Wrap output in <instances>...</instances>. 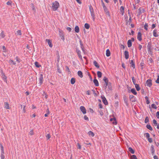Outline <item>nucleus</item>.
<instances>
[{
  "label": "nucleus",
  "instance_id": "f257e3e1",
  "mask_svg": "<svg viewBox=\"0 0 159 159\" xmlns=\"http://www.w3.org/2000/svg\"><path fill=\"white\" fill-rule=\"evenodd\" d=\"M59 6V3L57 1H55L52 3V9L53 11H55L57 10Z\"/></svg>",
  "mask_w": 159,
  "mask_h": 159
},
{
  "label": "nucleus",
  "instance_id": "f03ea898",
  "mask_svg": "<svg viewBox=\"0 0 159 159\" xmlns=\"http://www.w3.org/2000/svg\"><path fill=\"white\" fill-rule=\"evenodd\" d=\"M89 9L93 20V21H94L95 19L94 12L93 8L91 5H90L89 6Z\"/></svg>",
  "mask_w": 159,
  "mask_h": 159
},
{
  "label": "nucleus",
  "instance_id": "7ed1b4c3",
  "mask_svg": "<svg viewBox=\"0 0 159 159\" xmlns=\"http://www.w3.org/2000/svg\"><path fill=\"white\" fill-rule=\"evenodd\" d=\"M152 46V42H149L147 45L148 51L149 53L152 52L153 48Z\"/></svg>",
  "mask_w": 159,
  "mask_h": 159
},
{
  "label": "nucleus",
  "instance_id": "20e7f679",
  "mask_svg": "<svg viewBox=\"0 0 159 159\" xmlns=\"http://www.w3.org/2000/svg\"><path fill=\"white\" fill-rule=\"evenodd\" d=\"M59 34L61 39L64 41L65 40V35L63 31L61 30H59Z\"/></svg>",
  "mask_w": 159,
  "mask_h": 159
},
{
  "label": "nucleus",
  "instance_id": "39448f33",
  "mask_svg": "<svg viewBox=\"0 0 159 159\" xmlns=\"http://www.w3.org/2000/svg\"><path fill=\"white\" fill-rule=\"evenodd\" d=\"M39 84L40 85H41L43 83L44 80L43 75L42 74H40L39 75Z\"/></svg>",
  "mask_w": 159,
  "mask_h": 159
},
{
  "label": "nucleus",
  "instance_id": "423d86ee",
  "mask_svg": "<svg viewBox=\"0 0 159 159\" xmlns=\"http://www.w3.org/2000/svg\"><path fill=\"white\" fill-rule=\"evenodd\" d=\"M104 11L106 14L109 17H110V12L108 10L106 6L103 7Z\"/></svg>",
  "mask_w": 159,
  "mask_h": 159
},
{
  "label": "nucleus",
  "instance_id": "0eeeda50",
  "mask_svg": "<svg viewBox=\"0 0 159 159\" xmlns=\"http://www.w3.org/2000/svg\"><path fill=\"white\" fill-rule=\"evenodd\" d=\"M139 12H138L137 16H139L142 13H144L145 12V10L144 8H142L141 7H139L138 9Z\"/></svg>",
  "mask_w": 159,
  "mask_h": 159
},
{
  "label": "nucleus",
  "instance_id": "6e6552de",
  "mask_svg": "<svg viewBox=\"0 0 159 159\" xmlns=\"http://www.w3.org/2000/svg\"><path fill=\"white\" fill-rule=\"evenodd\" d=\"M101 98L102 99V101L103 103L105 105H107L108 104V102L106 98L104 96H101Z\"/></svg>",
  "mask_w": 159,
  "mask_h": 159
},
{
  "label": "nucleus",
  "instance_id": "1a4fd4ad",
  "mask_svg": "<svg viewBox=\"0 0 159 159\" xmlns=\"http://www.w3.org/2000/svg\"><path fill=\"white\" fill-rule=\"evenodd\" d=\"M146 83L148 86L150 87L152 85V80L151 79H148L146 81Z\"/></svg>",
  "mask_w": 159,
  "mask_h": 159
},
{
  "label": "nucleus",
  "instance_id": "9d476101",
  "mask_svg": "<svg viewBox=\"0 0 159 159\" xmlns=\"http://www.w3.org/2000/svg\"><path fill=\"white\" fill-rule=\"evenodd\" d=\"M107 88H108V89H106L105 90V91L106 93H107V92L109 93L110 91H111L112 90L111 84L110 82H109V85L108 86Z\"/></svg>",
  "mask_w": 159,
  "mask_h": 159
},
{
  "label": "nucleus",
  "instance_id": "9b49d317",
  "mask_svg": "<svg viewBox=\"0 0 159 159\" xmlns=\"http://www.w3.org/2000/svg\"><path fill=\"white\" fill-rule=\"evenodd\" d=\"M123 100L124 101L125 103V104L127 106H128L129 105L128 100L127 98L125 95H124L123 96Z\"/></svg>",
  "mask_w": 159,
  "mask_h": 159
},
{
  "label": "nucleus",
  "instance_id": "f8f14e48",
  "mask_svg": "<svg viewBox=\"0 0 159 159\" xmlns=\"http://www.w3.org/2000/svg\"><path fill=\"white\" fill-rule=\"evenodd\" d=\"M80 109L83 114H84L86 113V110L84 106H81L80 107Z\"/></svg>",
  "mask_w": 159,
  "mask_h": 159
},
{
  "label": "nucleus",
  "instance_id": "ddd939ff",
  "mask_svg": "<svg viewBox=\"0 0 159 159\" xmlns=\"http://www.w3.org/2000/svg\"><path fill=\"white\" fill-rule=\"evenodd\" d=\"M142 34L141 32H138V34H137V38L138 39L139 41H141L142 39Z\"/></svg>",
  "mask_w": 159,
  "mask_h": 159
},
{
  "label": "nucleus",
  "instance_id": "4468645a",
  "mask_svg": "<svg viewBox=\"0 0 159 159\" xmlns=\"http://www.w3.org/2000/svg\"><path fill=\"white\" fill-rule=\"evenodd\" d=\"M110 121H113L112 123L113 124L116 125L117 124V122L116 121V119L115 117H114L113 118H111L110 119Z\"/></svg>",
  "mask_w": 159,
  "mask_h": 159
},
{
  "label": "nucleus",
  "instance_id": "2eb2a0df",
  "mask_svg": "<svg viewBox=\"0 0 159 159\" xmlns=\"http://www.w3.org/2000/svg\"><path fill=\"white\" fill-rule=\"evenodd\" d=\"M93 83L96 86H99V83L98 80L96 79V77L95 76L94 79L93 80Z\"/></svg>",
  "mask_w": 159,
  "mask_h": 159
},
{
  "label": "nucleus",
  "instance_id": "dca6fc26",
  "mask_svg": "<svg viewBox=\"0 0 159 159\" xmlns=\"http://www.w3.org/2000/svg\"><path fill=\"white\" fill-rule=\"evenodd\" d=\"M46 42H47L48 45L50 47L52 48V41L51 40L47 39L46 40Z\"/></svg>",
  "mask_w": 159,
  "mask_h": 159
},
{
  "label": "nucleus",
  "instance_id": "f3484780",
  "mask_svg": "<svg viewBox=\"0 0 159 159\" xmlns=\"http://www.w3.org/2000/svg\"><path fill=\"white\" fill-rule=\"evenodd\" d=\"M124 55L125 58L126 59H128L129 58V53L127 51H125L124 52Z\"/></svg>",
  "mask_w": 159,
  "mask_h": 159
},
{
  "label": "nucleus",
  "instance_id": "a211bd4d",
  "mask_svg": "<svg viewBox=\"0 0 159 159\" xmlns=\"http://www.w3.org/2000/svg\"><path fill=\"white\" fill-rule=\"evenodd\" d=\"M4 107L6 109H10L9 104L7 102H4Z\"/></svg>",
  "mask_w": 159,
  "mask_h": 159
},
{
  "label": "nucleus",
  "instance_id": "6ab92c4d",
  "mask_svg": "<svg viewBox=\"0 0 159 159\" xmlns=\"http://www.w3.org/2000/svg\"><path fill=\"white\" fill-rule=\"evenodd\" d=\"M157 30L156 29H154L153 31V35L154 37H157L159 36L157 33Z\"/></svg>",
  "mask_w": 159,
  "mask_h": 159
},
{
  "label": "nucleus",
  "instance_id": "aec40b11",
  "mask_svg": "<svg viewBox=\"0 0 159 159\" xmlns=\"http://www.w3.org/2000/svg\"><path fill=\"white\" fill-rule=\"evenodd\" d=\"M2 79L4 80V82H6L7 84V77L5 75V74L2 75Z\"/></svg>",
  "mask_w": 159,
  "mask_h": 159
},
{
  "label": "nucleus",
  "instance_id": "412c9836",
  "mask_svg": "<svg viewBox=\"0 0 159 159\" xmlns=\"http://www.w3.org/2000/svg\"><path fill=\"white\" fill-rule=\"evenodd\" d=\"M130 64L131 65V66L133 67V69H134L135 68V64L134 61L133 60H131V62H130Z\"/></svg>",
  "mask_w": 159,
  "mask_h": 159
},
{
  "label": "nucleus",
  "instance_id": "4be33fe9",
  "mask_svg": "<svg viewBox=\"0 0 159 159\" xmlns=\"http://www.w3.org/2000/svg\"><path fill=\"white\" fill-rule=\"evenodd\" d=\"M120 11L121 12L122 15H123L125 12V8L123 6H121L120 8Z\"/></svg>",
  "mask_w": 159,
  "mask_h": 159
},
{
  "label": "nucleus",
  "instance_id": "5701e85b",
  "mask_svg": "<svg viewBox=\"0 0 159 159\" xmlns=\"http://www.w3.org/2000/svg\"><path fill=\"white\" fill-rule=\"evenodd\" d=\"M8 62L11 65H16V63L15 62H14L11 59H10L9 60Z\"/></svg>",
  "mask_w": 159,
  "mask_h": 159
},
{
  "label": "nucleus",
  "instance_id": "b1692460",
  "mask_svg": "<svg viewBox=\"0 0 159 159\" xmlns=\"http://www.w3.org/2000/svg\"><path fill=\"white\" fill-rule=\"evenodd\" d=\"M151 152L152 154V155H153L155 152V150L154 149V147L153 145H152L151 147Z\"/></svg>",
  "mask_w": 159,
  "mask_h": 159
},
{
  "label": "nucleus",
  "instance_id": "393cba45",
  "mask_svg": "<svg viewBox=\"0 0 159 159\" xmlns=\"http://www.w3.org/2000/svg\"><path fill=\"white\" fill-rule=\"evenodd\" d=\"M78 75L81 78H82L83 76V73L81 71L79 70L77 72Z\"/></svg>",
  "mask_w": 159,
  "mask_h": 159
},
{
  "label": "nucleus",
  "instance_id": "a878e982",
  "mask_svg": "<svg viewBox=\"0 0 159 159\" xmlns=\"http://www.w3.org/2000/svg\"><path fill=\"white\" fill-rule=\"evenodd\" d=\"M103 80L104 81L105 83L109 84V82H108V79L106 76H104L103 79Z\"/></svg>",
  "mask_w": 159,
  "mask_h": 159
},
{
  "label": "nucleus",
  "instance_id": "bb28decb",
  "mask_svg": "<svg viewBox=\"0 0 159 159\" xmlns=\"http://www.w3.org/2000/svg\"><path fill=\"white\" fill-rule=\"evenodd\" d=\"M128 151L131 152L132 154H134L135 152L134 150L131 147H129L128 148Z\"/></svg>",
  "mask_w": 159,
  "mask_h": 159
},
{
  "label": "nucleus",
  "instance_id": "cd10ccee",
  "mask_svg": "<svg viewBox=\"0 0 159 159\" xmlns=\"http://www.w3.org/2000/svg\"><path fill=\"white\" fill-rule=\"evenodd\" d=\"M134 85L135 86V87L136 90L137 91H139L140 89V88L139 87V85L138 84H134Z\"/></svg>",
  "mask_w": 159,
  "mask_h": 159
},
{
  "label": "nucleus",
  "instance_id": "c85d7f7f",
  "mask_svg": "<svg viewBox=\"0 0 159 159\" xmlns=\"http://www.w3.org/2000/svg\"><path fill=\"white\" fill-rule=\"evenodd\" d=\"M111 52L109 49H107L106 51V55L108 57L110 56Z\"/></svg>",
  "mask_w": 159,
  "mask_h": 159
},
{
  "label": "nucleus",
  "instance_id": "c756f323",
  "mask_svg": "<svg viewBox=\"0 0 159 159\" xmlns=\"http://www.w3.org/2000/svg\"><path fill=\"white\" fill-rule=\"evenodd\" d=\"M131 92L134 95H136L137 94V93L134 88L132 89L131 90Z\"/></svg>",
  "mask_w": 159,
  "mask_h": 159
},
{
  "label": "nucleus",
  "instance_id": "7c9ffc66",
  "mask_svg": "<svg viewBox=\"0 0 159 159\" xmlns=\"http://www.w3.org/2000/svg\"><path fill=\"white\" fill-rule=\"evenodd\" d=\"M93 64L97 68H99V66L98 63V62L95 61H94L93 62Z\"/></svg>",
  "mask_w": 159,
  "mask_h": 159
},
{
  "label": "nucleus",
  "instance_id": "2f4dec72",
  "mask_svg": "<svg viewBox=\"0 0 159 159\" xmlns=\"http://www.w3.org/2000/svg\"><path fill=\"white\" fill-rule=\"evenodd\" d=\"M35 66L37 68H39L41 66V65L37 61H35L34 63Z\"/></svg>",
  "mask_w": 159,
  "mask_h": 159
},
{
  "label": "nucleus",
  "instance_id": "473e14b6",
  "mask_svg": "<svg viewBox=\"0 0 159 159\" xmlns=\"http://www.w3.org/2000/svg\"><path fill=\"white\" fill-rule=\"evenodd\" d=\"M128 47L129 48L131 47L132 45V43L130 40H129L127 42Z\"/></svg>",
  "mask_w": 159,
  "mask_h": 159
},
{
  "label": "nucleus",
  "instance_id": "72a5a7b5",
  "mask_svg": "<svg viewBox=\"0 0 159 159\" xmlns=\"http://www.w3.org/2000/svg\"><path fill=\"white\" fill-rule=\"evenodd\" d=\"M147 128L151 131L152 130V128L150 125L148 124L146 125Z\"/></svg>",
  "mask_w": 159,
  "mask_h": 159
},
{
  "label": "nucleus",
  "instance_id": "f704fd0d",
  "mask_svg": "<svg viewBox=\"0 0 159 159\" xmlns=\"http://www.w3.org/2000/svg\"><path fill=\"white\" fill-rule=\"evenodd\" d=\"M75 82V79L74 78H72L70 80V83L71 84H74Z\"/></svg>",
  "mask_w": 159,
  "mask_h": 159
},
{
  "label": "nucleus",
  "instance_id": "c9c22d12",
  "mask_svg": "<svg viewBox=\"0 0 159 159\" xmlns=\"http://www.w3.org/2000/svg\"><path fill=\"white\" fill-rule=\"evenodd\" d=\"M56 54L57 55V62L58 63V62H59V61L60 60V55H59V52L58 51H57V52Z\"/></svg>",
  "mask_w": 159,
  "mask_h": 159
},
{
  "label": "nucleus",
  "instance_id": "e433bc0d",
  "mask_svg": "<svg viewBox=\"0 0 159 159\" xmlns=\"http://www.w3.org/2000/svg\"><path fill=\"white\" fill-rule=\"evenodd\" d=\"M75 32L78 33L79 32V28L78 26H76L75 28Z\"/></svg>",
  "mask_w": 159,
  "mask_h": 159
},
{
  "label": "nucleus",
  "instance_id": "4c0bfd02",
  "mask_svg": "<svg viewBox=\"0 0 159 159\" xmlns=\"http://www.w3.org/2000/svg\"><path fill=\"white\" fill-rule=\"evenodd\" d=\"M88 134L92 137H93L94 136V133L91 131H89L88 132Z\"/></svg>",
  "mask_w": 159,
  "mask_h": 159
},
{
  "label": "nucleus",
  "instance_id": "58836bf2",
  "mask_svg": "<svg viewBox=\"0 0 159 159\" xmlns=\"http://www.w3.org/2000/svg\"><path fill=\"white\" fill-rule=\"evenodd\" d=\"M2 52H7L8 50L4 46H3L2 47Z\"/></svg>",
  "mask_w": 159,
  "mask_h": 159
},
{
  "label": "nucleus",
  "instance_id": "ea45409f",
  "mask_svg": "<svg viewBox=\"0 0 159 159\" xmlns=\"http://www.w3.org/2000/svg\"><path fill=\"white\" fill-rule=\"evenodd\" d=\"M80 47L81 48V49H82V51L84 53H85V48H84V47L83 43L80 44Z\"/></svg>",
  "mask_w": 159,
  "mask_h": 159
},
{
  "label": "nucleus",
  "instance_id": "a19ab883",
  "mask_svg": "<svg viewBox=\"0 0 159 159\" xmlns=\"http://www.w3.org/2000/svg\"><path fill=\"white\" fill-rule=\"evenodd\" d=\"M97 75L98 77L99 78H100L102 77V73L101 71H98L97 72Z\"/></svg>",
  "mask_w": 159,
  "mask_h": 159
},
{
  "label": "nucleus",
  "instance_id": "79ce46f5",
  "mask_svg": "<svg viewBox=\"0 0 159 159\" xmlns=\"http://www.w3.org/2000/svg\"><path fill=\"white\" fill-rule=\"evenodd\" d=\"M90 27V26L89 25V24H88V23H86L84 24V27L86 29H89Z\"/></svg>",
  "mask_w": 159,
  "mask_h": 159
},
{
  "label": "nucleus",
  "instance_id": "37998d69",
  "mask_svg": "<svg viewBox=\"0 0 159 159\" xmlns=\"http://www.w3.org/2000/svg\"><path fill=\"white\" fill-rule=\"evenodd\" d=\"M149 118L148 116H146L145 117L144 122L145 123H147L149 122Z\"/></svg>",
  "mask_w": 159,
  "mask_h": 159
},
{
  "label": "nucleus",
  "instance_id": "c03bdc74",
  "mask_svg": "<svg viewBox=\"0 0 159 159\" xmlns=\"http://www.w3.org/2000/svg\"><path fill=\"white\" fill-rule=\"evenodd\" d=\"M144 136H146V138H147V139L150 138V134L148 133H144Z\"/></svg>",
  "mask_w": 159,
  "mask_h": 159
},
{
  "label": "nucleus",
  "instance_id": "a18cd8bd",
  "mask_svg": "<svg viewBox=\"0 0 159 159\" xmlns=\"http://www.w3.org/2000/svg\"><path fill=\"white\" fill-rule=\"evenodd\" d=\"M148 23H146L145 24V25L144 26V29L146 30V31H148Z\"/></svg>",
  "mask_w": 159,
  "mask_h": 159
},
{
  "label": "nucleus",
  "instance_id": "49530a36",
  "mask_svg": "<svg viewBox=\"0 0 159 159\" xmlns=\"http://www.w3.org/2000/svg\"><path fill=\"white\" fill-rule=\"evenodd\" d=\"M130 159H138L136 155H133L131 156Z\"/></svg>",
  "mask_w": 159,
  "mask_h": 159
},
{
  "label": "nucleus",
  "instance_id": "de8ad7c7",
  "mask_svg": "<svg viewBox=\"0 0 159 159\" xmlns=\"http://www.w3.org/2000/svg\"><path fill=\"white\" fill-rule=\"evenodd\" d=\"M15 59L16 60V61H17L18 63H20L21 61V59L19 58L17 56H16V57Z\"/></svg>",
  "mask_w": 159,
  "mask_h": 159
},
{
  "label": "nucleus",
  "instance_id": "09e8293b",
  "mask_svg": "<svg viewBox=\"0 0 159 159\" xmlns=\"http://www.w3.org/2000/svg\"><path fill=\"white\" fill-rule=\"evenodd\" d=\"M0 36H1L2 38H3L5 36V35L4 34V32L3 31H2L1 33Z\"/></svg>",
  "mask_w": 159,
  "mask_h": 159
},
{
  "label": "nucleus",
  "instance_id": "8fccbe9b",
  "mask_svg": "<svg viewBox=\"0 0 159 159\" xmlns=\"http://www.w3.org/2000/svg\"><path fill=\"white\" fill-rule=\"evenodd\" d=\"M16 35H21V30H17L16 32Z\"/></svg>",
  "mask_w": 159,
  "mask_h": 159
},
{
  "label": "nucleus",
  "instance_id": "3c124183",
  "mask_svg": "<svg viewBox=\"0 0 159 159\" xmlns=\"http://www.w3.org/2000/svg\"><path fill=\"white\" fill-rule=\"evenodd\" d=\"M76 52L78 55V56L81 55V52L79 49H77L76 50Z\"/></svg>",
  "mask_w": 159,
  "mask_h": 159
},
{
  "label": "nucleus",
  "instance_id": "603ef678",
  "mask_svg": "<svg viewBox=\"0 0 159 159\" xmlns=\"http://www.w3.org/2000/svg\"><path fill=\"white\" fill-rule=\"evenodd\" d=\"M131 78H132V81H133V82L134 84V85L135 84H136V80H135L134 79V76H132L131 77Z\"/></svg>",
  "mask_w": 159,
  "mask_h": 159
},
{
  "label": "nucleus",
  "instance_id": "864d4df0",
  "mask_svg": "<svg viewBox=\"0 0 159 159\" xmlns=\"http://www.w3.org/2000/svg\"><path fill=\"white\" fill-rule=\"evenodd\" d=\"M31 6H32L31 7H32V10L34 11V13H35L36 10H35V8L34 7V4L33 3H31Z\"/></svg>",
  "mask_w": 159,
  "mask_h": 159
},
{
  "label": "nucleus",
  "instance_id": "5fc2aeb1",
  "mask_svg": "<svg viewBox=\"0 0 159 159\" xmlns=\"http://www.w3.org/2000/svg\"><path fill=\"white\" fill-rule=\"evenodd\" d=\"M152 123L155 126H156L157 125V121L155 119H153L152 120Z\"/></svg>",
  "mask_w": 159,
  "mask_h": 159
},
{
  "label": "nucleus",
  "instance_id": "6e6d98bb",
  "mask_svg": "<svg viewBox=\"0 0 159 159\" xmlns=\"http://www.w3.org/2000/svg\"><path fill=\"white\" fill-rule=\"evenodd\" d=\"M46 137L47 138V140H48L50 139V138H51V135L50 134H48L46 135Z\"/></svg>",
  "mask_w": 159,
  "mask_h": 159
},
{
  "label": "nucleus",
  "instance_id": "4d7b16f0",
  "mask_svg": "<svg viewBox=\"0 0 159 159\" xmlns=\"http://www.w3.org/2000/svg\"><path fill=\"white\" fill-rule=\"evenodd\" d=\"M92 91L93 92V93L94 94V96L96 97L97 96V94L95 93V91L94 89H92Z\"/></svg>",
  "mask_w": 159,
  "mask_h": 159
},
{
  "label": "nucleus",
  "instance_id": "13d9d810",
  "mask_svg": "<svg viewBox=\"0 0 159 159\" xmlns=\"http://www.w3.org/2000/svg\"><path fill=\"white\" fill-rule=\"evenodd\" d=\"M109 84H106V83H105L104 84V87L105 88V90H106V89H107V87L108 86V85H109Z\"/></svg>",
  "mask_w": 159,
  "mask_h": 159
},
{
  "label": "nucleus",
  "instance_id": "bf43d9fd",
  "mask_svg": "<svg viewBox=\"0 0 159 159\" xmlns=\"http://www.w3.org/2000/svg\"><path fill=\"white\" fill-rule=\"evenodd\" d=\"M151 106L152 108L156 109L157 108L156 105L154 104H152L151 105Z\"/></svg>",
  "mask_w": 159,
  "mask_h": 159
},
{
  "label": "nucleus",
  "instance_id": "052dcab7",
  "mask_svg": "<svg viewBox=\"0 0 159 159\" xmlns=\"http://www.w3.org/2000/svg\"><path fill=\"white\" fill-rule=\"evenodd\" d=\"M12 2L11 1H9L7 2V5H11Z\"/></svg>",
  "mask_w": 159,
  "mask_h": 159
},
{
  "label": "nucleus",
  "instance_id": "680f3d73",
  "mask_svg": "<svg viewBox=\"0 0 159 159\" xmlns=\"http://www.w3.org/2000/svg\"><path fill=\"white\" fill-rule=\"evenodd\" d=\"M156 26V24H152V25L151 29H153Z\"/></svg>",
  "mask_w": 159,
  "mask_h": 159
},
{
  "label": "nucleus",
  "instance_id": "e2e57ef3",
  "mask_svg": "<svg viewBox=\"0 0 159 159\" xmlns=\"http://www.w3.org/2000/svg\"><path fill=\"white\" fill-rule=\"evenodd\" d=\"M156 83L157 84H159V75H158L157 78L155 81Z\"/></svg>",
  "mask_w": 159,
  "mask_h": 159
},
{
  "label": "nucleus",
  "instance_id": "0e129e2a",
  "mask_svg": "<svg viewBox=\"0 0 159 159\" xmlns=\"http://www.w3.org/2000/svg\"><path fill=\"white\" fill-rule=\"evenodd\" d=\"M77 148L78 149H81V146L80 145L79 143H77Z\"/></svg>",
  "mask_w": 159,
  "mask_h": 159
},
{
  "label": "nucleus",
  "instance_id": "69168bd1",
  "mask_svg": "<svg viewBox=\"0 0 159 159\" xmlns=\"http://www.w3.org/2000/svg\"><path fill=\"white\" fill-rule=\"evenodd\" d=\"M84 119L86 120L89 121V120L88 117L86 115L84 116Z\"/></svg>",
  "mask_w": 159,
  "mask_h": 159
},
{
  "label": "nucleus",
  "instance_id": "338daca9",
  "mask_svg": "<svg viewBox=\"0 0 159 159\" xmlns=\"http://www.w3.org/2000/svg\"><path fill=\"white\" fill-rule=\"evenodd\" d=\"M29 134L31 135H32L34 134V131L33 130H31L29 132Z\"/></svg>",
  "mask_w": 159,
  "mask_h": 159
},
{
  "label": "nucleus",
  "instance_id": "774afa93",
  "mask_svg": "<svg viewBox=\"0 0 159 159\" xmlns=\"http://www.w3.org/2000/svg\"><path fill=\"white\" fill-rule=\"evenodd\" d=\"M147 139H148V140L149 143H151L152 142V139L151 138H149Z\"/></svg>",
  "mask_w": 159,
  "mask_h": 159
}]
</instances>
